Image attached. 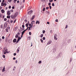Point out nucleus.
<instances>
[{"label": "nucleus", "mask_w": 76, "mask_h": 76, "mask_svg": "<svg viewBox=\"0 0 76 76\" xmlns=\"http://www.w3.org/2000/svg\"><path fill=\"white\" fill-rule=\"evenodd\" d=\"M51 42H52V41L51 40L49 41L47 43V45H50V44H51Z\"/></svg>", "instance_id": "1"}, {"label": "nucleus", "mask_w": 76, "mask_h": 76, "mask_svg": "<svg viewBox=\"0 0 76 76\" xmlns=\"http://www.w3.org/2000/svg\"><path fill=\"white\" fill-rule=\"evenodd\" d=\"M33 12V11L31 10L28 12V14L29 15H31Z\"/></svg>", "instance_id": "2"}, {"label": "nucleus", "mask_w": 76, "mask_h": 76, "mask_svg": "<svg viewBox=\"0 0 76 76\" xmlns=\"http://www.w3.org/2000/svg\"><path fill=\"white\" fill-rule=\"evenodd\" d=\"M11 18L12 19H14L15 18V17H14V15H12L11 16Z\"/></svg>", "instance_id": "3"}, {"label": "nucleus", "mask_w": 76, "mask_h": 76, "mask_svg": "<svg viewBox=\"0 0 76 76\" xmlns=\"http://www.w3.org/2000/svg\"><path fill=\"white\" fill-rule=\"evenodd\" d=\"M25 30H24L23 32H22V35L21 36V38H22V35H23V34L25 33Z\"/></svg>", "instance_id": "4"}, {"label": "nucleus", "mask_w": 76, "mask_h": 76, "mask_svg": "<svg viewBox=\"0 0 76 76\" xmlns=\"http://www.w3.org/2000/svg\"><path fill=\"white\" fill-rule=\"evenodd\" d=\"M18 12H16L15 14H14V16L15 17V18H16V17H17V16H18Z\"/></svg>", "instance_id": "5"}, {"label": "nucleus", "mask_w": 76, "mask_h": 76, "mask_svg": "<svg viewBox=\"0 0 76 76\" xmlns=\"http://www.w3.org/2000/svg\"><path fill=\"white\" fill-rule=\"evenodd\" d=\"M7 50L6 49L4 51V54H6V53H8V52H7Z\"/></svg>", "instance_id": "6"}, {"label": "nucleus", "mask_w": 76, "mask_h": 76, "mask_svg": "<svg viewBox=\"0 0 76 76\" xmlns=\"http://www.w3.org/2000/svg\"><path fill=\"white\" fill-rule=\"evenodd\" d=\"M7 15H10V11H8L7 13Z\"/></svg>", "instance_id": "7"}, {"label": "nucleus", "mask_w": 76, "mask_h": 76, "mask_svg": "<svg viewBox=\"0 0 76 76\" xmlns=\"http://www.w3.org/2000/svg\"><path fill=\"white\" fill-rule=\"evenodd\" d=\"M6 71V70H5V66H4V68L2 70V72H5Z\"/></svg>", "instance_id": "8"}, {"label": "nucleus", "mask_w": 76, "mask_h": 76, "mask_svg": "<svg viewBox=\"0 0 76 76\" xmlns=\"http://www.w3.org/2000/svg\"><path fill=\"white\" fill-rule=\"evenodd\" d=\"M31 23L32 26H33V25H34V24L35 23V21L34 20L32 21L31 22Z\"/></svg>", "instance_id": "9"}, {"label": "nucleus", "mask_w": 76, "mask_h": 76, "mask_svg": "<svg viewBox=\"0 0 76 76\" xmlns=\"http://www.w3.org/2000/svg\"><path fill=\"white\" fill-rule=\"evenodd\" d=\"M19 50H20V47H19L17 50L18 53H19Z\"/></svg>", "instance_id": "10"}, {"label": "nucleus", "mask_w": 76, "mask_h": 76, "mask_svg": "<svg viewBox=\"0 0 76 76\" xmlns=\"http://www.w3.org/2000/svg\"><path fill=\"white\" fill-rule=\"evenodd\" d=\"M6 27H7V25H5V24H4L3 27V29H5Z\"/></svg>", "instance_id": "11"}, {"label": "nucleus", "mask_w": 76, "mask_h": 76, "mask_svg": "<svg viewBox=\"0 0 76 76\" xmlns=\"http://www.w3.org/2000/svg\"><path fill=\"white\" fill-rule=\"evenodd\" d=\"M5 11L4 10L2 9L1 10V12L2 13H4Z\"/></svg>", "instance_id": "12"}, {"label": "nucleus", "mask_w": 76, "mask_h": 76, "mask_svg": "<svg viewBox=\"0 0 76 76\" xmlns=\"http://www.w3.org/2000/svg\"><path fill=\"white\" fill-rule=\"evenodd\" d=\"M16 42V39H15L13 40V42Z\"/></svg>", "instance_id": "13"}, {"label": "nucleus", "mask_w": 76, "mask_h": 76, "mask_svg": "<svg viewBox=\"0 0 76 76\" xmlns=\"http://www.w3.org/2000/svg\"><path fill=\"white\" fill-rule=\"evenodd\" d=\"M35 15H34L31 18V20H33L34 19V18H35Z\"/></svg>", "instance_id": "14"}, {"label": "nucleus", "mask_w": 76, "mask_h": 76, "mask_svg": "<svg viewBox=\"0 0 76 76\" xmlns=\"http://www.w3.org/2000/svg\"><path fill=\"white\" fill-rule=\"evenodd\" d=\"M18 27H15L14 28V30L15 31H16V29H18Z\"/></svg>", "instance_id": "15"}, {"label": "nucleus", "mask_w": 76, "mask_h": 76, "mask_svg": "<svg viewBox=\"0 0 76 76\" xmlns=\"http://www.w3.org/2000/svg\"><path fill=\"white\" fill-rule=\"evenodd\" d=\"M4 3H3V2H1V6H4Z\"/></svg>", "instance_id": "16"}, {"label": "nucleus", "mask_w": 76, "mask_h": 76, "mask_svg": "<svg viewBox=\"0 0 76 76\" xmlns=\"http://www.w3.org/2000/svg\"><path fill=\"white\" fill-rule=\"evenodd\" d=\"M18 37H19V36L18 35V34H16L15 36V38H18Z\"/></svg>", "instance_id": "17"}, {"label": "nucleus", "mask_w": 76, "mask_h": 76, "mask_svg": "<svg viewBox=\"0 0 76 76\" xmlns=\"http://www.w3.org/2000/svg\"><path fill=\"white\" fill-rule=\"evenodd\" d=\"M40 41H41V42L42 43H43V40H42V38H41V39H40Z\"/></svg>", "instance_id": "18"}, {"label": "nucleus", "mask_w": 76, "mask_h": 76, "mask_svg": "<svg viewBox=\"0 0 76 76\" xmlns=\"http://www.w3.org/2000/svg\"><path fill=\"white\" fill-rule=\"evenodd\" d=\"M56 37H57V34H56L54 35V38H56Z\"/></svg>", "instance_id": "19"}, {"label": "nucleus", "mask_w": 76, "mask_h": 76, "mask_svg": "<svg viewBox=\"0 0 76 76\" xmlns=\"http://www.w3.org/2000/svg\"><path fill=\"white\" fill-rule=\"evenodd\" d=\"M20 30L21 31H23V28L21 27H20Z\"/></svg>", "instance_id": "20"}, {"label": "nucleus", "mask_w": 76, "mask_h": 76, "mask_svg": "<svg viewBox=\"0 0 76 76\" xmlns=\"http://www.w3.org/2000/svg\"><path fill=\"white\" fill-rule=\"evenodd\" d=\"M43 34H42L41 35H40V37L41 38H42V37H43Z\"/></svg>", "instance_id": "21"}, {"label": "nucleus", "mask_w": 76, "mask_h": 76, "mask_svg": "<svg viewBox=\"0 0 76 76\" xmlns=\"http://www.w3.org/2000/svg\"><path fill=\"white\" fill-rule=\"evenodd\" d=\"M41 63H42V62L41 61H39L38 63L39 64H41Z\"/></svg>", "instance_id": "22"}, {"label": "nucleus", "mask_w": 76, "mask_h": 76, "mask_svg": "<svg viewBox=\"0 0 76 76\" xmlns=\"http://www.w3.org/2000/svg\"><path fill=\"white\" fill-rule=\"evenodd\" d=\"M42 32L43 34H45V30H43Z\"/></svg>", "instance_id": "23"}, {"label": "nucleus", "mask_w": 76, "mask_h": 76, "mask_svg": "<svg viewBox=\"0 0 76 76\" xmlns=\"http://www.w3.org/2000/svg\"><path fill=\"white\" fill-rule=\"evenodd\" d=\"M26 27H28V24L26 23Z\"/></svg>", "instance_id": "24"}, {"label": "nucleus", "mask_w": 76, "mask_h": 76, "mask_svg": "<svg viewBox=\"0 0 76 76\" xmlns=\"http://www.w3.org/2000/svg\"><path fill=\"white\" fill-rule=\"evenodd\" d=\"M17 35H18V36H19V35H20V33H19V32L17 34Z\"/></svg>", "instance_id": "25"}, {"label": "nucleus", "mask_w": 76, "mask_h": 76, "mask_svg": "<svg viewBox=\"0 0 76 76\" xmlns=\"http://www.w3.org/2000/svg\"><path fill=\"white\" fill-rule=\"evenodd\" d=\"M53 0H49V2H50V3H51V2H53Z\"/></svg>", "instance_id": "26"}, {"label": "nucleus", "mask_w": 76, "mask_h": 76, "mask_svg": "<svg viewBox=\"0 0 76 76\" xmlns=\"http://www.w3.org/2000/svg\"><path fill=\"white\" fill-rule=\"evenodd\" d=\"M2 57L3 58H5V55H2Z\"/></svg>", "instance_id": "27"}, {"label": "nucleus", "mask_w": 76, "mask_h": 76, "mask_svg": "<svg viewBox=\"0 0 76 76\" xmlns=\"http://www.w3.org/2000/svg\"><path fill=\"white\" fill-rule=\"evenodd\" d=\"M45 8H44L43 9V12L45 11Z\"/></svg>", "instance_id": "28"}, {"label": "nucleus", "mask_w": 76, "mask_h": 76, "mask_svg": "<svg viewBox=\"0 0 76 76\" xmlns=\"http://www.w3.org/2000/svg\"><path fill=\"white\" fill-rule=\"evenodd\" d=\"M19 40V39H18V40H17V41L16 43H18L19 42V40Z\"/></svg>", "instance_id": "29"}, {"label": "nucleus", "mask_w": 76, "mask_h": 76, "mask_svg": "<svg viewBox=\"0 0 76 76\" xmlns=\"http://www.w3.org/2000/svg\"><path fill=\"white\" fill-rule=\"evenodd\" d=\"M52 6H55V5H54V3H53L52 4Z\"/></svg>", "instance_id": "30"}, {"label": "nucleus", "mask_w": 76, "mask_h": 76, "mask_svg": "<svg viewBox=\"0 0 76 76\" xmlns=\"http://www.w3.org/2000/svg\"><path fill=\"white\" fill-rule=\"evenodd\" d=\"M22 27L23 28H25V26L24 25H22Z\"/></svg>", "instance_id": "31"}, {"label": "nucleus", "mask_w": 76, "mask_h": 76, "mask_svg": "<svg viewBox=\"0 0 76 76\" xmlns=\"http://www.w3.org/2000/svg\"><path fill=\"white\" fill-rule=\"evenodd\" d=\"M4 21H6L7 20V18H5L4 19Z\"/></svg>", "instance_id": "32"}, {"label": "nucleus", "mask_w": 76, "mask_h": 76, "mask_svg": "<svg viewBox=\"0 0 76 76\" xmlns=\"http://www.w3.org/2000/svg\"><path fill=\"white\" fill-rule=\"evenodd\" d=\"M6 29H10V27H7V28Z\"/></svg>", "instance_id": "33"}, {"label": "nucleus", "mask_w": 76, "mask_h": 76, "mask_svg": "<svg viewBox=\"0 0 76 76\" xmlns=\"http://www.w3.org/2000/svg\"><path fill=\"white\" fill-rule=\"evenodd\" d=\"M42 39H43V40H45V37H43Z\"/></svg>", "instance_id": "34"}, {"label": "nucleus", "mask_w": 76, "mask_h": 76, "mask_svg": "<svg viewBox=\"0 0 76 76\" xmlns=\"http://www.w3.org/2000/svg\"><path fill=\"white\" fill-rule=\"evenodd\" d=\"M31 34H32L31 32H29V35H31Z\"/></svg>", "instance_id": "35"}, {"label": "nucleus", "mask_w": 76, "mask_h": 76, "mask_svg": "<svg viewBox=\"0 0 76 76\" xmlns=\"http://www.w3.org/2000/svg\"><path fill=\"white\" fill-rule=\"evenodd\" d=\"M2 39H4V36H2Z\"/></svg>", "instance_id": "36"}, {"label": "nucleus", "mask_w": 76, "mask_h": 76, "mask_svg": "<svg viewBox=\"0 0 76 76\" xmlns=\"http://www.w3.org/2000/svg\"><path fill=\"white\" fill-rule=\"evenodd\" d=\"M6 31L7 32H8V30L7 28L6 29Z\"/></svg>", "instance_id": "37"}, {"label": "nucleus", "mask_w": 76, "mask_h": 76, "mask_svg": "<svg viewBox=\"0 0 76 76\" xmlns=\"http://www.w3.org/2000/svg\"><path fill=\"white\" fill-rule=\"evenodd\" d=\"M24 21L26 23V22H27V20L26 19L24 20Z\"/></svg>", "instance_id": "38"}, {"label": "nucleus", "mask_w": 76, "mask_h": 76, "mask_svg": "<svg viewBox=\"0 0 76 76\" xmlns=\"http://www.w3.org/2000/svg\"><path fill=\"white\" fill-rule=\"evenodd\" d=\"M67 27H68V26H67V25H66L65 28L67 29Z\"/></svg>", "instance_id": "39"}, {"label": "nucleus", "mask_w": 76, "mask_h": 76, "mask_svg": "<svg viewBox=\"0 0 76 76\" xmlns=\"http://www.w3.org/2000/svg\"><path fill=\"white\" fill-rule=\"evenodd\" d=\"M49 9V7H46V10H48V9Z\"/></svg>", "instance_id": "40"}, {"label": "nucleus", "mask_w": 76, "mask_h": 76, "mask_svg": "<svg viewBox=\"0 0 76 76\" xmlns=\"http://www.w3.org/2000/svg\"><path fill=\"white\" fill-rule=\"evenodd\" d=\"M21 38L22 37H18V39H19V40H20V39H21Z\"/></svg>", "instance_id": "41"}, {"label": "nucleus", "mask_w": 76, "mask_h": 76, "mask_svg": "<svg viewBox=\"0 0 76 76\" xmlns=\"http://www.w3.org/2000/svg\"><path fill=\"white\" fill-rule=\"evenodd\" d=\"M54 39H55V40H57V38H56V37H54Z\"/></svg>", "instance_id": "42"}, {"label": "nucleus", "mask_w": 76, "mask_h": 76, "mask_svg": "<svg viewBox=\"0 0 76 76\" xmlns=\"http://www.w3.org/2000/svg\"><path fill=\"white\" fill-rule=\"evenodd\" d=\"M28 29V27H27V29H25V31H27Z\"/></svg>", "instance_id": "43"}, {"label": "nucleus", "mask_w": 76, "mask_h": 76, "mask_svg": "<svg viewBox=\"0 0 76 76\" xmlns=\"http://www.w3.org/2000/svg\"><path fill=\"white\" fill-rule=\"evenodd\" d=\"M4 6H6V5H7V4H6V2H4Z\"/></svg>", "instance_id": "44"}, {"label": "nucleus", "mask_w": 76, "mask_h": 76, "mask_svg": "<svg viewBox=\"0 0 76 76\" xmlns=\"http://www.w3.org/2000/svg\"><path fill=\"white\" fill-rule=\"evenodd\" d=\"M49 7H50V9H51V6H49Z\"/></svg>", "instance_id": "45"}, {"label": "nucleus", "mask_w": 76, "mask_h": 76, "mask_svg": "<svg viewBox=\"0 0 76 76\" xmlns=\"http://www.w3.org/2000/svg\"><path fill=\"white\" fill-rule=\"evenodd\" d=\"M9 9H11V6H9Z\"/></svg>", "instance_id": "46"}, {"label": "nucleus", "mask_w": 76, "mask_h": 76, "mask_svg": "<svg viewBox=\"0 0 76 76\" xmlns=\"http://www.w3.org/2000/svg\"><path fill=\"white\" fill-rule=\"evenodd\" d=\"M47 24H48V25H49V24H50V22H47Z\"/></svg>", "instance_id": "47"}, {"label": "nucleus", "mask_w": 76, "mask_h": 76, "mask_svg": "<svg viewBox=\"0 0 76 76\" xmlns=\"http://www.w3.org/2000/svg\"><path fill=\"white\" fill-rule=\"evenodd\" d=\"M10 11L11 12V13H12V12H13V10H12Z\"/></svg>", "instance_id": "48"}, {"label": "nucleus", "mask_w": 76, "mask_h": 76, "mask_svg": "<svg viewBox=\"0 0 76 76\" xmlns=\"http://www.w3.org/2000/svg\"><path fill=\"white\" fill-rule=\"evenodd\" d=\"M72 61V58H71L70 60V62H71Z\"/></svg>", "instance_id": "49"}, {"label": "nucleus", "mask_w": 76, "mask_h": 76, "mask_svg": "<svg viewBox=\"0 0 76 76\" xmlns=\"http://www.w3.org/2000/svg\"><path fill=\"white\" fill-rule=\"evenodd\" d=\"M12 9H15V7H14V6L12 7Z\"/></svg>", "instance_id": "50"}, {"label": "nucleus", "mask_w": 76, "mask_h": 76, "mask_svg": "<svg viewBox=\"0 0 76 76\" xmlns=\"http://www.w3.org/2000/svg\"><path fill=\"white\" fill-rule=\"evenodd\" d=\"M38 23V20H37V22L36 23V24H37V23Z\"/></svg>", "instance_id": "51"}, {"label": "nucleus", "mask_w": 76, "mask_h": 76, "mask_svg": "<svg viewBox=\"0 0 76 76\" xmlns=\"http://www.w3.org/2000/svg\"><path fill=\"white\" fill-rule=\"evenodd\" d=\"M16 55V53H14V56H15Z\"/></svg>", "instance_id": "52"}, {"label": "nucleus", "mask_w": 76, "mask_h": 76, "mask_svg": "<svg viewBox=\"0 0 76 76\" xmlns=\"http://www.w3.org/2000/svg\"><path fill=\"white\" fill-rule=\"evenodd\" d=\"M48 4L49 6H50V5H51V3H49Z\"/></svg>", "instance_id": "53"}, {"label": "nucleus", "mask_w": 76, "mask_h": 76, "mask_svg": "<svg viewBox=\"0 0 76 76\" xmlns=\"http://www.w3.org/2000/svg\"><path fill=\"white\" fill-rule=\"evenodd\" d=\"M28 28V30H30L31 29V27H29Z\"/></svg>", "instance_id": "54"}, {"label": "nucleus", "mask_w": 76, "mask_h": 76, "mask_svg": "<svg viewBox=\"0 0 76 76\" xmlns=\"http://www.w3.org/2000/svg\"><path fill=\"white\" fill-rule=\"evenodd\" d=\"M56 22H58V20L56 19Z\"/></svg>", "instance_id": "55"}, {"label": "nucleus", "mask_w": 76, "mask_h": 76, "mask_svg": "<svg viewBox=\"0 0 76 76\" xmlns=\"http://www.w3.org/2000/svg\"><path fill=\"white\" fill-rule=\"evenodd\" d=\"M7 18L8 19H9V15L7 16Z\"/></svg>", "instance_id": "56"}, {"label": "nucleus", "mask_w": 76, "mask_h": 76, "mask_svg": "<svg viewBox=\"0 0 76 76\" xmlns=\"http://www.w3.org/2000/svg\"><path fill=\"white\" fill-rule=\"evenodd\" d=\"M4 0H2V3H4Z\"/></svg>", "instance_id": "57"}, {"label": "nucleus", "mask_w": 76, "mask_h": 76, "mask_svg": "<svg viewBox=\"0 0 76 76\" xmlns=\"http://www.w3.org/2000/svg\"><path fill=\"white\" fill-rule=\"evenodd\" d=\"M15 63H18V61L17 60H16L15 61Z\"/></svg>", "instance_id": "58"}, {"label": "nucleus", "mask_w": 76, "mask_h": 76, "mask_svg": "<svg viewBox=\"0 0 76 76\" xmlns=\"http://www.w3.org/2000/svg\"><path fill=\"white\" fill-rule=\"evenodd\" d=\"M16 59V58L15 57H14L13 58V60H15Z\"/></svg>", "instance_id": "59"}, {"label": "nucleus", "mask_w": 76, "mask_h": 76, "mask_svg": "<svg viewBox=\"0 0 76 76\" xmlns=\"http://www.w3.org/2000/svg\"><path fill=\"white\" fill-rule=\"evenodd\" d=\"M3 25H1V28H2V29H3Z\"/></svg>", "instance_id": "60"}, {"label": "nucleus", "mask_w": 76, "mask_h": 76, "mask_svg": "<svg viewBox=\"0 0 76 76\" xmlns=\"http://www.w3.org/2000/svg\"><path fill=\"white\" fill-rule=\"evenodd\" d=\"M31 26V24L30 23L29 24V26Z\"/></svg>", "instance_id": "61"}, {"label": "nucleus", "mask_w": 76, "mask_h": 76, "mask_svg": "<svg viewBox=\"0 0 76 76\" xmlns=\"http://www.w3.org/2000/svg\"><path fill=\"white\" fill-rule=\"evenodd\" d=\"M10 22L11 23H12L13 22V20H11Z\"/></svg>", "instance_id": "62"}, {"label": "nucleus", "mask_w": 76, "mask_h": 76, "mask_svg": "<svg viewBox=\"0 0 76 76\" xmlns=\"http://www.w3.org/2000/svg\"><path fill=\"white\" fill-rule=\"evenodd\" d=\"M19 3V1H17V3Z\"/></svg>", "instance_id": "63"}, {"label": "nucleus", "mask_w": 76, "mask_h": 76, "mask_svg": "<svg viewBox=\"0 0 76 76\" xmlns=\"http://www.w3.org/2000/svg\"><path fill=\"white\" fill-rule=\"evenodd\" d=\"M38 24H39V21H38Z\"/></svg>", "instance_id": "64"}]
</instances>
